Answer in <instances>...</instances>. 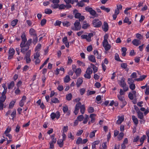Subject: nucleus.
<instances>
[{
	"mask_svg": "<svg viewBox=\"0 0 149 149\" xmlns=\"http://www.w3.org/2000/svg\"><path fill=\"white\" fill-rule=\"evenodd\" d=\"M93 70L91 68L88 67L84 75V77L85 78L88 79H90L91 77V74L93 73Z\"/></svg>",
	"mask_w": 149,
	"mask_h": 149,
	"instance_id": "1",
	"label": "nucleus"
},
{
	"mask_svg": "<svg viewBox=\"0 0 149 149\" xmlns=\"http://www.w3.org/2000/svg\"><path fill=\"white\" fill-rule=\"evenodd\" d=\"M73 13L74 15V17L77 19H79L80 21H82L85 19L84 16L81 15V14L78 12L77 10L75 9L73 11Z\"/></svg>",
	"mask_w": 149,
	"mask_h": 149,
	"instance_id": "2",
	"label": "nucleus"
},
{
	"mask_svg": "<svg viewBox=\"0 0 149 149\" xmlns=\"http://www.w3.org/2000/svg\"><path fill=\"white\" fill-rule=\"evenodd\" d=\"M60 116V112L59 111H57L55 113H52L50 115L52 120H54L55 118L57 119H58Z\"/></svg>",
	"mask_w": 149,
	"mask_h": 149,
	"instance_id": "3",
	"label": "nucleus"
},
{
	"mask_svg": "<svg viewBox=\"0 0 149 149\" xmlns=\"http://www.w3.org/2000/svg\"><path fill=\"white\" fill-rule=\"evenodd\" d=\"M93 36L92 33H89L88 35H83L81 36L82 39H86L87 41L90 42L91 40V38Z\"/></svg>",
	"mask_w": 149,
	"mask_h": 149,
	"instance_id": "4",
	"label": "nucleus"
},
{
	"mask_svg": "<svg viewBox=\"0 0 149 149\" xmlns=\"http://www.w3.org/2000/svg\"><path fill=\"white\" fill-rule=\"evenodd\" d=\"M15 53V50L12 47L10 48L8 50V59H12Z\"/></svg>",
	"mask_w": 149,
	"mask_h": 149,
	"instance_id": "5",
	"label": "nucleus"
},
{
	"mask_svg": "<svg viewBox=\"0 0 149 149\" xmlns=\"http://www.w3.org/2000/svg\"><path fill=\"white\" fill-rule=\"evenodd\" d=\"M93 24L95 27H99L102 25L101 22L98 19H94L93 21Z\"/></svg>",
	"mask_w": 149,
	"mask_h": 149,
	"instance_id": "6",
	"label": "nucleus"
},
{
	"mask_svg": "<svg viewBox=\"0 0 149 149\" xmlns=\"http://www.w3.org/2000/svg\"><path fill=\"white\" fill-rule=\"evenodd\" d=\"M20 47L22 48L21 52L24 54L25 52L27 51L29 48V45L26 44L25 43L23 44L22 45V44H21Z\"/></svg>",
	"mask_w": 149,
	"mask_h": 149,
	"instance_id": "7",
	"label": "nucleus"
},
{
	"mask_svg": "<svg viewBox=\"0 0 149 149\" xmlns=\"http://www.w3.org/2000/svg\"><path fill=\"white\" fill-rule=\"evenodd\" d=\"M31 52V51L30 50L28 51L26 53L24 58V59L26 60V62L27 63H30L31 61V60L30 58Z\"/></svg>",
	"mask_w": 149,
	"mask_h": 149,
	"instance_id": "8",
	"label": "nucleus"
},
{
	"mask_svg": "<svg viewBox=\"0 0 149 149\" xmlns=\"http://www.w3.org/2000/svg\"><path fill=\"white\" fill-rule=\"evenodd\" d=\"M117 97L118 100L123 104L122 107L124 106L127 104L126 102L125 101L124 97L123 95H118Z\"/></svg>",
	"mask_w": 149,
	"mask_h": 149,
	"instance_id": "9",
	"label": "nucleus"
},
{
	"mask_svg": "<svg viewBox=\"0 0 149 149\" xmlns=\"http://www.w3.org/2000/svg\"><path fill=\"white\" fill-rule=\"evenodd\" d=\"M59 2V0H52V2L53 4L51 5V7L54 9L58 8L59 5L58 3Z\"/></svg>",
	"mask_w": 149,
	"mask_h": 149,
	"instance_id": "10",
	"label": "nucleus"
},
{
	"mask_svg": "<svg viewBox=\"0 0 149 149\" xmlns=\"http://www.w3.org/2000/svg\"><path fill=\"white\" fill-rule=\"evenodd\" d=\"M81 105V103L80 102L77 103L76 104L74 112L75 115L78 114L79 107Z\"/></svg>",
	"mask_w": 149,
	"mask_h": 149,
	"instance_id": "11",
	"label": "nucleus"
},
{
	"mask_svg": "<svg viewBox=\"0 0 149 149\" xmlns=\"http://www.w3.org/2000/svg\"><path fill=\"white\" fill-rule=\"evenodd\" d=\"M6 92V91L3 90L1 96L0 97V102H4L6 99V96L5 95Z\"/></svg>",
	"mask_w": 149,
	"mask_h": 149,
	"instance_id": "12",
	"label": "nucleus"
},
{
	"mask_svg": "<svg viewBox=\"0 0 149 149\" xmlns=\"http://www.w3.org/2000/svg\"><path fill=\"white\" fill-rule=\"evenodd\" d=\"M21 37L22 40V42L21 44H22V45L23 44L25 43L27 41V39L26 38V33L25 32H23L22 33L21 36Z\"/></svg>",
	"mask_w": 149,
	"mask_h": 149,
	"instance_id": "13",
	"label": "nucleus"
},
{
	"mask_svg": "<svg viewBox=\"0 0 149 149\" xmlns=\"http://www.w3.org/2000/svg\"><path fill=\"white\" fill-rule=\"evenodd\" d=\"M80 22L79 21H76L74 23V30H78L80 29Z\"/></svg>",
	"mask_w": 149,
	"mask_h": 149,
	"instance_id": "14",
	"label": "nucleus"
},
{
	"mask_svg": "<svg viewBox=\"0 0 149 149\" xmlns=\"http://www.w3.org/2000/svg\"><path fill=\"white\" fill-rule=\"evenodd\" d=\"M118 119L116 123L118 124H120L124 120V118L123 115L119 116L118 117Z\"/></svg>",
	"mask_w": 149,
	"mask_h": 149,
	"instance_id": "15",
	"label": "nucleus"
},
{
	"mask_svg": "<svg viewBox=\"0 0 149 149\" xmlns=\"http://www.w3.org/2000/svg\"><path fill=\"white\" fill-rule=\"evenodd\" d=\"M29 33L31 36H36L37 35L36 30L32 28H31L29 29Z\"/></svg>",
	"mask_w": 149,
	"mask_h": 149,
	"instance_id": "16",
	"label": "nucleus"
},
{
	"mask_svg": "<svg viewBox=\"0 0 149 149\" xmlns=\"http://www.w3.org/2000/svg\"><path fill=\"white\" fill-rule=\"evenodd\" d=\"M83 82L82 78L79 77L77 80L76 85L77 87H79L82 84Z\"/></svg>",
	"mask_w": 149,
	"mask_h": 149,
	"instance_id": "17",
	"label": "nucleus"
},
{
	"mask_svg": "<svg viewBox=\"0 0 149 149\" xmlns=\"http://www.w3.org/2000/svg\"><path fill=\"white\" fill-rule=\"evenodd\" d=\"M103 30L105 32H107L109 26L108 23L105 22L104 23L102 27Z\"/></svg>",
	"mask_w": 149,
	"mask_h": 149,
	"instance_id": "18",
	"label": "nucleus"
},
{
	"mask_svg": "<svg viewBox=\"0 0 149 149\" xmlns=\"http://www.w3.org/2000/svg\"><path fill=\"white\" fill-rule=\"evenodd\" d=\"M77 77L79 76L81 74V70L80 68H78L74 71Z\"/></svg>",
	"mask_w": 149,
	"mask_h": 149,
	"instance_id": "19",
	"label": "nucleus"
},
{
	"mask_svg": "<svg viewBox=\"0 0 149 149\" xmlns=\"http://www.w3.org/2000/svg\"><path fill=\"white\" fill-rule=\"evenodd\" d=\"M89 60L93 63H95L96 62V60L95 56L93 55L89 56L88 57Z\"/></svg>",
	"mask_w": 149,
	"mask_h": 149,
	"instance_id": "20",
	"label": "nucleus"
},
{
	"mask_svg": "<svg viewBox=\"0 0 149 149\" xmlns=\"http://www.w3.org/2000/svg\"><path fill=\"white\" fill-rule=\"evenodd\" d=\"M96 115L94 114H90L89 117L91 118V123H94L95 120V118Z\"/></svg>",
	"mask_w": 149,
	"mask_h": 149,
	"instance_id": "21",
	"label": "nucleus"
},
{
	"mask_svg": "<svg viewBox=\"0 0 149 149\" xmlns=\"http://www.w3.org/2000/svg\"><path fill=\"white\" fill-rule=\"evenodd\" d=\"M132 43L134 45L138 46L140 44L141 42L139 40L135 39L132 41Z\"/></svg>",
	"mask_w": 149,
	"mask_h": 149,
	"instance_id": "22",
	"label": "nucleus"
},
{
	"mask_svg": "<svg viewBox=\"0 0 149 149\" xmlns=\"http://www.w3.org/2000/svg\"><path fill=\"white\" fill-rule=\"evenodd\" d=\"M64 1L65 2L66 4L71 3L73 4L74 2H78V0H64Z\"/></svg>",
	"mask_w": 149,
	"mask_h": 149,
	"instance_id": "23",
	"label": "nucleus"
},
{
	"mask_svg": "<svg viewBox=\"0 0 149 149\" xmlns=\"http://www.w3.org/2000/svg\"><path fill=\"white\" fill-rule=\"evenodd\" d=\"M100 142L99 140L96 141L94 142L92 144V149H96V145L98 144Z\"/></svg>",
	"mask_w": 149,
	"mask_h": 149,
	"instance_id": "24",
	"label": "nucleus"
},
{
	"mask_svg": "<svg viewBox=\"0 0 149 149\" xmlns=\"http://www.w3.org/2000/svg\"><path fill=\"white\" fill-rule=\"evenodd\" d=\"M33 61H34L36 65L39 64L41 61V60L39 58H34L33 59Z\"/></svg>",
	"mask_w": 149,
	"mask_h": 149,
	"instance_id": "25",
	"label": "nucleus"
},
{
	"mask_svg": "<svg viewBox=\"0 0 149 149\" xmlns=\"http://www.w3.org/2000/svg\"><path fill=\"white\" fill-rule=\"evenodd\" d=\"M146 75H143L140 76V77L136 79H135V81H142L146 77Z\"/></svg>",
	"mask_w": 149,
	"mask_h": 149,
	"instance_id": "26",
	"label": "nucleus"
},
{
	"mask_svg": "<svg viewBox=\"0 0 149 149\" xmlns=\"http://www.w3.org/2000/svg\"><path fill=\"white\" fill-rule=\"evenodd\" d=\"M125 81V79L123 78H122L120 80L119 85L121 87L125 86L126 84Z\"/></svg>",
	"mask_w": 149,
	"mask_h": 149,
	"instance_id": "27",
	"label": "nucleus"
},
{
	"mask_svg": "<svg viewBox=\"0 0 149 149\" xmlns=\"http://www.w3.org/2000/svg\"><path fill=\"white\" fill-rule=\"evenodd\" d=\"M132 119L136 125H137L138 123V120L137 118L134 116H132Z\"/></svg>",
	"mask_w": 149,
	"mask_h": 149,
	"instance_id": "28",
	"label": "nucleus"
},
{
	"mask_svg": "<svg viewBox=\"0 0 149 149\" xmlns=\"http://www.w3.org/2000/svg\"><path fill=\"white\" fill-rule=\"evenodd\" d=\"M91 67H90L91 68H92L93 70L94 73H95L97 72L98 70V68L97 67L91 63Z\"/></svg>",
	"mask_w": 149,
	"mask_h": 149,
	"instance_id": "29",
	"label": "nucleus"
},
{
	"mask_svg": "<svg viewBox=\"0 0 149 149\" xmlns=\"http://www.w3.org/2000/svg\"><path fill=\"white\" fill-rule=\"evenodd\" d=\"M63 141L64 140L62 139H59L58 140L57 143L60 147H62L63 146Z\"/></svg>",
	"mask_w": 149,
	"mask_h": 149,
	"instance_id": "30",
	"label": "nucleus"
},
{
	"mask_svg": "<svg viewBox=\"0 0 149 149\" xmlns=\"http://www.w3.org/2000/svg\"><path fill=\"white\" fill-rule=\"evenodd\" d=\"M138 116L140 119H142L143 117V113L139 111L137 112Z\"/></svg>",
	"mask_w": 149,
	"mask_h": 149,
	"instance_id": "31",
	"label": "nucleus"
},
{
	"mask_svg": "<svg viewBox=\"0 0 149 149\" xmlns=\"http://www.w3.org/2000/svg\"><path fill=\"white\" fill-rule=\"evenodd\" d=\"M146 136L145 135H143L140 139V141L141 143V144L140 145H142L144 142V140L146 139Z\"/></svg>",
	"mask_w": 149,
	"mask_h": 149,
	"instance_id": "32",
	"label": "nucleus"
},
{
	"mask_svg": "<svg viewBox=\"0 0 149 149\" xmlns=\"http://www.w3.org/2000/svg\"><path fill=\"white\" fill-rule=\"evenodd\" d=\"M121 50L122 52V55L123 56H125L126 55V52L127 50L126 48L125 47H122Z\"/></svg>",
	"mask_w": 149,
	"mask_h": 149,
	"instance_id": "33",
	"label": "nucleus"
},
{
	"mask_svg": "<svg viewBox=\"0 0 149 149\" xmlns=\"http://www.w3.org/2000/svg\"><path fill=\"white\" fill-rule=\"evenodd\" d=\"M77 64L79 66H80L84 67L85 66V64L84 63L78 60L77 62Z\"/></svg>",
	"mask_w": 149,
	"mask_h": 149,
	"instance_id": "34",
	"label": "nucleus"
},
{
	"mask_svg": "<svg viewBox=\"0 0 149 149\" xmlns=\"http://www.w3.org/2000/svg\"><path fill=\"white\" fill-rule=\"evenodd\" d=\"M15 84L14 81H12L8 85V89H12L14 86Z\"/></svg>",
	"mask_w": 149,
	"mask_h": 149,
	"instance_id": "35",
	"label": "nucleus"
},
{
	"mask_svg": "<svg viewBox=\"0 0 149 149\" xmlns=\"http://www.w3.org/2000/svg\"><path fill=\"white\" fill-rule=\"evenodd\" d=\"M18 20L17 19H15L13 20L11 22V25L13 27L15 26L17 24Z\"/></svg>",
	"mask_w": 149,
	"mask_h": 149,
	"instance_id": "36",
	"label": "nucleus"
},
{
	"mask_svg": "<svg viewBox=\"0 0 149 149\" xmlns=\"http://www.w3.org/2000/svg\"><path fill=\"white\" fill-rule=\"evenodd\" d=\"M80 108V111L81 112V113L82 114H84V113L85 109V108L84 105H81V106H80L79 108Z\"/></svg>",
	"mask_w": 149,
	"mask_h": 149,
	"instance_id": "37",
	"label": "nucleus"
},
{
	"mask_svg": "<svg viewBox=\"0 0 149 149\" xmlns=\"http://www.w3.org/2000/svg\"><path fill=\"white\" fill-rule=\"evenodd\" d=\"M123 22L124 23H127L129 25H130L132 24L131 22L130 21L129 19L127 17H125L123 21Z\"/></svg>",
	"mask_w": 149,
	"mask_h": 149,
	"instance_id": "38",
	"label": "nucleus"
},
{
	"mask_svg": "<svg viewBox=\"0 0 149 149\" xmlns=\"http://www.w3.org/2000/svg\"><path fill=\"white\" fill-rule=\"evenodd\" d=\"M41 47V45L40 44H38L35 48V52H38V51L40 50Z\"/></svg>",
	"mask_w": 149,
	"mask_h": 149,
	"instance_id": "39",
	"label": "nucleus"
},
{
	"mask_svg": "<svg viewBox=\"0 0 149 149\" xmlns=\"http://www.w3.org/2000/svg\"><path fill=\"white\" fill-rule=\"evenodd\" d=\"M62 23L63 26L67 27L69 26L70 25V23L69 22L67 21L63 22Z\"/></svg>",
	"mask_w": 149,
	"mask_h": 149,
	"instance_id": "40",
	"label": "nucleus"
},
{
	"mask_svg": "<svg viewBox=\"0 0 149 149\" xmlns=\"http://www.w3.org/2000/svg\"><path fill=\"white\" fill-rule=\"evenodd\" d=\"M15 103V101H11L9 104V108L10 109H12L13 106H14Z\"/></svg>",
	"mask_w": 149,
	"mask_h": 149,
	"instance_id": "41",
	"label": "nucleus"
},
{
	"mask_svg": "<svg viewBox=\"0 0 149 149\" xmlns=\"http://www.w3.org/2000/svg\"><path fill=\"white\" fill-rule=\"evenodd\" d=\"M100 8L102 10L106 11L107 13L109 12L110 11V9L109 8H106L104 6H101L100 7Z\"/></svg>",
	"mask_w": 149,
	"mask_h": 149,
	"instance_id": "42",
	"label": "nucleus"
},
{
	"mask_svg": "<svg viewBox=\"0 0 149 149\" xmlns=\"http://www.w3.org/2000/svg\"><path fill=\"white\" fill-rule=\"evenodd\" d=\"M52 102V103H56L59 102V100L56 98H53L51 99Z\"/></svg>",
	"mask_w": 149,
	"mask_h": 149,
	"instance_id": "43",
	"label": "nucleus"
},
{
	"mask_svg": "<svg viewBox=\"0 0 149 149\" xmlns=\"http://www.w3.org/2000/svg\"><path fill=\"white\" fill-rule=\"evenodd\" d=\"M70 80V77L68 75H67L64 79V82L65 83L68 82Z\"/></svg>",
	"mask_w": 149,
	"mask_h": 149,
	"instance_id": "44",
	"label": "nucleus"
},
{
	"mask_svg": "<svg viewBox=\"0 0 149 149\" xmlns=\"http://www.w3.org/2000/svg\"><path fill=\"white\" fill-rule=\"evenodd\" d=\"M96 132V130H95L91 132L89 135V137L90 138H92L95 136V133Z\"/></svg>",
	"mask_w": 149,
	"mask_h": 149,
	"instance_id": "45",
	"label": "nucleus"
},
{
	"mask_svg": "<svg viewBox=\"0 0 149 149\" xmlns=\"http://www.w3.org/2000/svg\"><path fill=\"white\" fill-rule=\"evenodd\" d=\"M45 12L46 14H49L52 13V11L50 9L46 8L45 9Z\"/></svg>",
	"mask_w": 149,
	"mask_h": 149,
	"instance_id": "46",
	"label": "nucleus"
},
{
	"mask_svg": "<svg viewBox=\"0 0 149 149\" xmlns=\"http://www.w3.org/2000/svg\"><path fill=\"white\" fill-rule=\"evenodd\" d=\"M82 139L80 137H78L76 141V143L77 144H82Z\"/></svg>",
	"mask_w": 149,
	"mask_h": 149,
	"instance_id": "47",
	"label": "nucleus"
},
{
	"mask_svg": "<svg viewBox=\"0 0 149 149\" xmlns=\"http://www.w3.org/2000/svg\"><path fill=\"white\" fill-rule=\"evenodd\" d=\"M124 136V134L122 132L120 133L118 136V139L119 140H121Z\"/></svg>",
	"mask_w": 149,
	"mask_h": 149,
	"instance_id": "48",
	"label": "nucleus"
},
{
	"mask_svg": "<svg viewBox=\"0 0 149 149\" xmlns=\"http://www.w3.org/2000/svg\"><path fill=\"white\" fill-rule=\"evenodd\" d=\"M85 117L84 119V120L83 121V123L84 124H86L88 122V120L89 119V116L88 115H85Z\"/></svg>",
	"mask_w": 149,
	"mask_h": 149,
	"instance_id": "49",
	"label": "nucleus"
},
{
	"mask_svg": "<svg viewBox=\"0 0 149 149\" xmlns=\"http://www.w3.org/2000/svg\"><path fill=\"white\" fill-rule=\"evenodd\" d=\"M5 136H6L8 137V138L10 139H12V136L11 134H3V137L5 138Z\"/></svg>",
	"mask_w": 149,
	"mask_h": 149,
	"instance_id": "50",
	"label": "nucleus"
},
{
	"mask_svg": "<svg viewBox=\"0 0 149 149\" xmlns=\"http://www.w3.org/2000/svg\"><path fill=\"white\" fill-rule=\"evenodd\" d=\"M88 111L89 113H91L93 112L94 110L93 107H90L88 108Z\"/></svg>",
	"mask_w": 149,
	"mask_h": 149,
	"instance_id": "51",
	"label": "nucleus"
},
{
	"mask_svg": "<svg viewBox=\"0 0 149 149\" xmlns=\"http://www.w3.org/2000/svg\"><path fill=\"white\" fill-rule=\"evenodd\" d=\"M72 98V95L71 93H69L66 95L67 100L69 101L71 100Z\"/></svg>",
	"mask_w": 149,
	"mask_h": 149,
	"instance_id": "52",
	"label": "nucleus"
},
{
	"mask_svg": "<svg viewBox=\"0 0 149 149\" xmlns=\"http://www.w3.org/2000/svg\"><path fill=\"white\" fill-rule=\"evenodd\" d=\"M34 37L33 38V43L34 45H36V44L37 43L38 40V38L37 37V36H34Z\"/></svg>",
	"mask_w": 149,
	"mask_h": 149,
	"instance_id": "53",
	"label": "nucleus"
},
{
	"mask_svg": "<svg viewBox=\"0 0 149 149\" xmlns=\"http://www.w3.org/2000/svg\"><path fill=\"white\" fill-rule=\"evenodd\" d=\"M90 25L88 23L84 24L82 26V28L84 29H86Z\"/></svg>",
	"mask_w": 149,
	"mask_h": 149,
	"instance_id": "54",
	"label": "nucleus"
},
{
	"mask_svg": "<svg viewBox=\"0 0 149 149\" xmlns=\"http://www.w3.org/2000/svg\"><path fill=\"white\" fill-rule=\"evenodd\" d=\"M86 91L85 88H81L79 90V92L80 94L81 95H83L85 93Z\"/></svg>",
	"mask_w": 149,
	"mask_h": 149,
	"instance_id": "55",
	"label": "nucleus"
},
{
	"mask_svg": "<svg viewBox=\"0 0 149 149\" xmlns=\"http://www.w3.org/2000/svg\"><path fill=\"white\" fill-rule=\"evenodd\" d=\"M68 65H71L72 62L73 61L70 56H68Z\"/></svg>",
	"mask_w": 149,
	"mask_h": 149,
	"instance_id": "56",
	"label": "nucleus"
},
{
	"mask_svg": "<svg viewBox=\"0 0 149 149\" xmlns=\"http://www.w3.org/2000/svg\"><path fill=\"white\" fill-rule=\"evenodd\" d=\"M131 9V8H126L124 11V13L125 14L129 15H130V13L128 11Z\"/></svg>",
	"mask_w": 149,
	"mask_h": 149,
	"instance_id": "57",
	"label": "nucleus"
},
{
	"mask_svg": "<svg viewBox=\"0 0 149 149\" xmlns=\"http://www.w3.org/2000/svg\"><path fill=\"white\" fill-rule=\"evenodd\" d=\"M136 38L139 40H141L143 38V36L139 33L136 34Z\"/></svg>",
	"mask_w": 149,
	"mask_h": 149,
	"instance_id": "58",
	"label": "nucleus"
},
{
	"mask_svg": "<svg viewBox=\"0 0 149 149\" xmlns=\"http://www.w3.org/2000/svg\"><path fill=\"white\" fill-rule=\"evenodd\" d=\"M129 88L132 90H134L135 88V84L134 83L130 84Z\"/></svg>",
	"mask_w": 149,
	"mask_h": 149,
	"instance_id": "59",
	"label": "nucleus"
},
{
	"mask_svg": "<svg viewBox=\"0 0 149 149\" xmlns=\"http://www.w3.org/2000/svg\"><path fill=\"white\" fill-rule=\"evenodd\" d=\"M11 127H8L7 128L3 134H9V132L11 131Z\"/></svg>",
	"mask_w": 149,
	"mask_h": 149,
	"instance_id": "60",
	"label": "nucleus"
},
{
	"mask_svg": "<svg viewBox=\"0 0 149 149\" xmlns=\"http://www.w3.org/2000/svg\"><path fill=\"white\" fill-rule=\"evenodd\" d=\"M40 54L38 52H36L33 54L34 58H39Z\"/></svg>",
	"mask_w": 149,
	"mask_h": 149,
	"instance_id": "61",
	"label": "nucleus"
},
{
	"mask_svg": "<svg viewBox=\"0 0 149 149\" xmlns=\"http://www.w3.org/2000/svg\"><path fill=\"white\" fill-rule=\"evenodd\" d=\"M68 109V108L67 106L65 105L63 107V110L64 113H66Z\"/></svg>",
	"mask_w": 149,
	"mask_h": 149,
	"instance_id": "62",
	"label": "nucleus"
},
{
	"mask_svg": "<svg viewBox=\"0 0 149 149\" xmlns=\"http://www.w3.org/2000/svg\"><path fill=\"white\" fill-rule=\"evenodd\" d=\"M105 50L106 51H108L111 48V46L110 45L108 44L106 46H103Z\"/></svg>",
	"mask_w": 149,
	"mask_h": 149,
	"instance_id": "63",
	"label": "nucleus"
},
{
	"mask_svg": "<svg viewBox=\"0 0 149 149\" xmlns=\"http://www.w3.org/2000/svg\"><path fill=\"white\" fill-rule=\"evenodd\" d=\"M145 93L146 95H149V86H146Z\"/></svg>",
	"mask_w": 149,
	"mask_h": 149,
	"instance_id": "64",
	"label": "nucleus"
}]
</instances>
